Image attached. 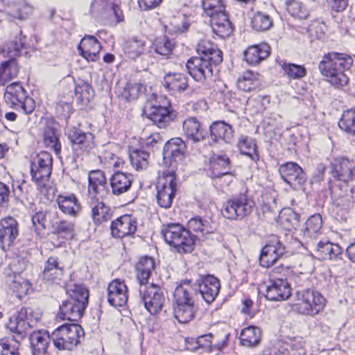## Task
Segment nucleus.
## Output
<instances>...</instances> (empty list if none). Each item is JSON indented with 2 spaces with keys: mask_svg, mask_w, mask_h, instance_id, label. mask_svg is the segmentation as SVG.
Instances as JSON below:
<instances>
[{
  "mask_svg": "<svg viewBox=\"0 0 355 355\" xmlns=\"http://www.w3.org/2000/svg\"><path fill=\"white\" fill-rule=\"evenodd\" d=\"M84 334L80 325L71 322L56 328L51 334V338L58 349L72 351L81 343Z\"/></svg>",
  "mask_w": 355,
  "mask_h": 355,
  "instance_id": "obj_6",
  "label": "nucleus"
},
{
  "mask_svg": "<svg viewBox=\"0 0 355 355\" xmlns=\"http://www.w3.org/2000/svg\"><path fill=\"white\" fill-rule=\"evenodd\" d=\"M285 5L286 10L293 17L306 19L309 16L310 10L300 1L288 0L286 1Z\"/></svg>",
  "mask_w": 355,
  "mask_h": 355,
  "instance_id": "obj_48",
  "label": "nucleus"
},
{
  "mask_svg": "<svg viewBox=\"0 0 355 355\" xmlns=\"http://www.w3.org/2000/svg\"><path fill=\"white\" fill-rule=\"evenodd\" d=\"M4 99L10 107L21 110L26 114L32 113L35 109L34 101L28 97L26 91L19 82L12 83L6 87Z\"/></svg>",
  "mask_w": 355,
  "mask_h": 355,
  "instance_id": "obj_9",
  "label": "nucleus"
},
{
  "mask_svg": "<svg viewBox=\"0 0 355 355\" xmlns=\"http://www.w3.org/2000/svg\"><path fill=\"white\" fill-rule=\"evenodd\" d=\"M77 300L69 299L62 302L60 306L58 316L62 320L73 322L78 321L83 316L86 306L83 302H77Z\"/></svg>",
  "mask_w": 355,
  "mask_h": 355,
  "instance_id": "obj_26",
  "label": "nucleus"
},
{
  "mask_svg": "<svg viewBox=\"0 0 355 355\" xmlns=\"http://www.w3.org/2000/svg\"><path fill=\"white\" fill-rule=\"evenodd\" d=\"M334 204L336 207H340L343 210H348L352 206V196L349 195L339 196L334 200Z\"/></svg>",
  "mask_w": 355,
  "mask_h": 355,
  "instance_id": "obj_64",
  "label": "nucleus"
},
{
  "mask_svg": "<svg viewBox=\"0 0 355 355\" xmlns=\"http://www.w3.org/2000/svg\"><path fill=\"white\" fill-rule=\"evenodd\" d=\"M272 25L270 17L262 12H257L251 20L252 28L257 31H265Z\"/></svg>",
  "mask_w": 355,
  "mask_h": 355,
  "instance_id": "obj_54",
  "label": "nucleus"
},
{
  "mask_svg": "<svg viewBox=\"0 0 355 355\" xmlns=\"http://www.w3.org/2000/svg\"><path fill=\"white\" fill-rule=\"evenodd\" d=\"M261 85L260 76L252 71L243 72L237 80V87L242 91L250 92L255 90Z\"/></svg>",
  "mask_w": 355,
  "mask_h": 355,
  "instance_id": "obj_41",
  "label": "nucleus"
},
{
  "mask_svg": "<svg viewBox=\"0 0 355 355\" xmlns=\"http://www.w3.org/2000/svg\"><path fill=\"white\" fill-rule=\"evenodd\" d=\"M202 8L205 13L211 18V26L213 33L221 38L229 37L233 31V28L225 12V6L223 1H203Z\"/></svg>",
  "mask_w": 355,
  "mask_h": 355,
  "instance_id": "obj_5",
  "label": "nucleus"
},
{
  "mask_svg": "<svg viewBox=\"0 0 355 355\" xmlns=\"http://www.w3.org/2000/svg\"><path fill=\"white\" fill-rule=\"evenodd\" d=\"M155 267V262L153 257L143 256L139 259L136 265L137 279L139 286L148 284L149 277Z\"/></svg>",
  "mask_w": 355,
  "mask_h": 355,
  "instance_id": "obj_36",
  "label": "nucleus"
},
{
  "mask_svg": "<svg viewBox=\"0 0 355 355\" xmlns=\"http://www.w3.org/2000/svg\"><path fill=\"white\" fill-rule=\"evenodd\" d=\"M352 64L353 59L351 56L331 52L324 55L318 68L331 85L340 87L347 84L348 78L345 71L351 68Z\"/></svg>",
  "mask_w": 355,
  "mask_h": 355,
  "instance_id": "obj_3",
  "label": "nucleus"
},
{
  "mask_svg": "<svg viewBox=\"0 0 355 355\" xmlns=\"http://www.w3.org/2000/svg\"><path fill=\"white\" fill-rule=\"evenodd\" d=\"M241 154L250 157L252 160L258 159L257 146L254 139L247 136H242L238 144Z\"/></svg>",
  "mask_w": 355,
  "mask_h": 355,
  "instance_id": "obj_52",
  "label": "nucleus"
},
{
  "mask_svg": "<svg viewBox=\"0 0 355 355\" xmlns=\"http://www.w3.org/2000/svg\"><path fill=\"white\" fill-rule=\"evenodd\" d=\"M279 172L284 181L291 187H300L306 181L303 169L295 162H291L282 164Z\"/></svg>",
  "mask_w": 355,
  "mask_h": 355,
  "instance_id": "obj_19",
  "label": "nucleus"
},
{
  "mask_svg": "<svg viewBox=\"0 0 355 355\" xmlns=\"http://www.w3.org/2000/svg\"><path fill=\"white\" fill-rule=\"evenodd\" d=\"M198 286L191 284V280H184L176 286L173 297L174 315L181 323L191 320L196 311V301L198 299Z\"/></svg>",
  "mask_w": 355,
  "mask_h": 355,
  "instance_id": "obj_2",
  "label": "nucleus"
},
{
  "mask_svg": "<svg viewBox=\"0 0 355 355\" xmlns=\"http://www.w3.org/2000/svg\"><path fill=\"white\" fill-rule=\"evenodd\" d=\"M174 44L166 37L159 38L153 44V49L156 53L168 57L173 49Z\"/></svg>",
  "mask_w": 355,
  "mask_h": 355,
  "instance_id": "obj_56",
  "label": "nucleus"
},
{
  "mask_svg": "<svg viewBox=\"0 0 355 355\" xmlns=\"http://www.w3.org/2000/svg\"><path fill=\"white\" fill-rule=\"evenodd\" d=\"M53 159L50 153L42 151L31 162V173L38 189H46L52 171Z\"/></svg>",
  "mask_w": 355,
  "mask_h": 355,
  "instance_id": "obj_10",
  "label": "nucleus"
},
{
  "mask_svg": "<svg viewBox=\"0 0 355 355\" xmlns=\"http://www.w3.org/2000/svg\"><path fill=\"white\" fill-rule=\"evenodd\" d=\"M165 139L161 135L160 133L154 132L144 139V145L149 150H154L159 146L162 145Z\"/></svg>",
  "mask_w": 355,
  "mask_h": 355,
  "instance_id": "obj_61",
  "label": "nucleus"
},
{
  "mask_svg": "<svg viewBox=\"0 0 355 355\" xmlns=\"http://www.w3.org/2000/svg\"><path fill=\"white\" fill-rule=\"evenodd\" d=\"M295 298L297 302L295 309L303 315H315L325 304L324 297L318 292L307 288L297 289L295 291Z\"/></svg>",
  "mask_w": 355,
  "mask_h": 355,
  "instance_id": "obj_8",
  "label": "nucleus"
},
{
  "mask_svg": "<svg viewBox=\"0 0 355 355\" xmlns=\"http://www.w3.org/2000/svg\"><path fill=\"white\" fill-rule=\"evenodd\" d=\"M33 10L32 7L24 1H20L16 4V8L10 10V15L17 19H24Z\"/></svg>",
  "mask_w": 355,
  "mask_h": 355,
  "instance_id": "obj_59",
  "label": "nucleus"
},
{
  "mask_svg": "<svg viewBox=\"0 0 355 355\" xmlns=\"http://www.w3.org/2000/svg\"><path fill=\"white\" fill-rule=\"evenodd\" d=\"M254 202L246 194L241 193L227 200L223 205V215L230 220H241L249 215Z\"/></svg>",
  "mask_w": 355,
  "mask_h": 355,
  "instance_id": "obj_12",
  "label": "nucleus"
},
{
  "mask_svg": "<svg viewBox=\"0 0 355 355\" xmlns=\"http://www.w3.org/2000/svg\"><path fill=\"white\" fill-rule=\"evenodd\" d=\"M30 340L33 355H49L48 347L52 338L47 331L33 332Z\"/></svg>",
  "mask_w": 355,
  "mask_h": 355,
  "instance_id": "obj_34",
  "label": "nucleus"
},
{
  "mask_svg": "<svg viewBox=\"0 0 355 355\" xmlns=\"http://www.w3.org/2000/svg\"><path fill=\"white\" fill-rule=\"evenodd\" d=\"M69 299L77 300V302H83L87 306L88 304L89 291L82 284H73L67 289Z\"/></svg>",
  "mask_w": 355,
  "mask_h": 355,
  "instance_id": "obj_53",
  "label": "nucleus"
},
{
  "mask_svg": "<svg viewBox=\"0 0 355 355\" xmlns=\"http://www.w3.org/2000/svg\"><path fill=\"white\" fill-rule=\"evenodd\" d=\"M76 232V224L74 222L66 220H60L58 217L51 233L58 238L64 240H70L73 238Z\"/></svg>",
  "mask_w": 355,
  "mask_h": 355,
  "instance_id": "obj_45",
  "label": "nucleus"
},
{
  "mask_svg": "<svg viewBox=\"0 0 355 355\" xmlns=\"http://www.w3.org/2000/svg\"><path fill=\"white\" fill-rule=\"evenodd\" d=\"M44 141L46 146L54 149L55 151L60 150L58 134L55 128L46 126L44 128Z\"/></svg>",
  "mask_w": 355,
  "mask_h": 355,
  "instance_id": "obj_57",
  "label": "nucleus"
},
{
  "mask_svg": "<svg viewBox=\"0 0 355 355\" xmlns=\"http://www.w3.org/2000/svg\"><path fill=\"white\" fill-rule=\"evenodd\" d=\"M182 130L187 139L193 144L199 143L207 137L202 123L194 116H189L183 121Z\"/></svg>",
  "mask_w": 355,
  "mask_h": 355,
  "instance_id": "obj_24",
  "label": "nucleus"
},
{
  "mask_svg": "<svg viewBox=\"0 0 355 355\" xmlns=\"http://www.w3.org/2000/svg\"><path fill=\"white\" fill-rule=\"evenodd\" d=\"M111 3L108 0H93L89 8L90 15L96 20L108 19Z\"/></svg>",
  "mask_w": 355,
  "mask_h": 355,
  "instance_id": "obj_47",
  "label": "nucleus"
},
{
  "mask_svg": "<svg viewBox=\"0 0 355 355\" xmlns=\"http://www.w3.org/2000/svg\"><path fill=\"white\" fill-rule=\"evenodd\" d=\"M18 223L12 217L0 220V245L3 248H9L18 236Z\"/></svg>",
  "mask_w": 355,
  "mask_h": 355,
  "instance_id": "obj_25",
  "label": "nucleus"
},
{
  "mask_svg": "<svg viewBox=\"0 0 355 355\" xmlns=\"http://www.w3.org/2000/svg\"><path fill=\"white\" fill-rule=\"evenodd\" d=\"M211 178H220L224 175H231L228 171L230 168V160L226 155H221L214 157L211 162Z\"/></svg>",
  "mask_w": 355,
  "mask_h": 355,
  "instance_id": "obj_42",
  "label": "nucleus"
},
{
  "mask_svg": "<svg viewBox=\"0 0 355 355\" xmlns=\"http://www.w3.org/2000/svg\"><path fill=\"white\" fill-rule=\"evenodd\" d=\"M112 209L103 202L97 200L96 204L92 207V218L93 222L96 225L110 220L112 217Z\"/></svg>",
  "mask_w": 355,
  "mask_h": 355,
  "instance_id": "obj_46",
  "label": "nucleus"
},
{
  "mask_svg": "<svg viewBox=\"0 0 355 355\" xmlns=\"http://www.w3.org/2000/svg\"><path fill=\"white\" fill-rule=\"evenodd\" d=\"M177 191V177L174 172L164 173L157 185V200L158 205L164 209L171 207Z\"/></svg>",
  "mask_w": 355,
  "mask_h": 355,
  "instance_id": "obj_13",
  "label": "nucleus"
},
{
  "mask_svg": "<svg viewBox=\"0 0 355 355\" xmlns=\"http://www.w3.org/2000/svg\"><path fill=\"white\" fill-rule=\"evenodd\" d=\"M234 133L232 126L224 121H214L209 125L210 137L215 143L220 141L227 144L231 143L234 138Z\"/></svg>",
  "mask_w": 355,
  "mask_h": 355,
  "instance_id": "obj_29",
  "label": "nucleus"
},
{
  "mask_svg": "<svg viewBox=\"0 0 355 355\" xmlns=\"http://www.w3.org/2000/svg\"><path fill=\"white\" fill-rule=\"evenodd\" d=\"M107 301L114 307L126 304L128 299V287L123 281L119 279L112 280L107 286Z\"/></svg>",
  "mask_w": 355,
  "mask_h": 355,
  "instance_id": "obj_22",
  "label": "nucleus"
},
{
  "mask_svg": "<svg viewBox=\"0 0 355 355\" xmlns=\"http://www.w3.org/2000/svg\"><path fill=\"white\" fill-rule=\"evenodd\" d=\"M288 269L280 266L274 268L270 274V281L266 287V297L270 301H281L288 299L291 295V288L286 279L277 275L287 272Z\"/></svg>",
  "mask_w": 355,
  "mask_h": 355,
  "instance_id": "obj_11",
  "label": "nucleus"
},
{
  "mask_svg": "<svg viewBox=\"0 0 355 355\" xmlns=\"http://www.w3.org/2000/svg\"><path fill=\"white\" fill-rule=\"evenodd\" d=\"M167 105H153L144 110V114L159 128L168 126L176 117L175 111L171 109L168 102Z\"/></svg>",
  "mask_w": 355,
  "mask_h": 355,
  "instance_id": "obj_14",
  "label": "nucleus"
},
{
  "mask_svg": "<svg viewBox=\"0 0 355 355\" xmlns=\"http://www.w3.org/2000/svg\"><path fill=\"white\" fill-rule=\"evenodd\" d=\"M13 289L17 293V295L21 297L28 293L31 289V284L27 279L23 278H16L13 281Z\"/></svg>",
  "mask_w": 355,
  "mask_h": 355,
  "instance_id": "obj_60",
  "label": "nucleus"
},
{
  "mask_svg": "<svg viewBox=\"0 0 355 355\" xmlns=\"http://www.w3.org/2000/svg\"><path fill=\"white\" fill-rule=\"evenodd\" d=\"M199 56L191 58L187 62L190 76L197 82L204 83L214 75V68L223 61L222 51L212 42L201 40L197 46Z\"/></svg>",
  "mask_w": 355,
  "mask_h": 355,
  "instance_id": "obj_1",
  "label": "nucleus"
},
{
  "mask_svg": "<svg viewBox=\"0 0 355 355\" xmlns=\"http://www.w3.org/2000/svg\"><path fill=\"white\" fill-rule=\"evenodd\" d=\"M19 67L15 58H10L1 62L0 66V85H5L17 78Z\"/></svg>",
  "mask_w": 355,
  "mask_h": 355,
  "instance_id": "obj_38",
  "label": "nucleus"
},
{
  "mask_svg": "<svg viewBox=\"0 0 355 355\" xmlns=\"http://www.w3.org/2000/svg\"><path fill=\"white\" fill-rule=\"evenodd\" d=\"M285 252L284 247L277 236H272L269 242L262 248L259 256L260 265L269 268L277 262Z\"/></svg>",
  "mask_w": 355,
  "mask_h": 355,
  "instance_id": "obj_16",
  "label": "nucleus"
},
{
  "mask_svg": "<svg viewBox=\"0 0 355 355\" xmlns=\"http://www.w3.org/2000/svg\"><path fill=\"white\" fill-rule=\"evenodd\" d=\"M197 285L198 299L202 298L207 303L212 302L219 293L220 283L214 276L207 275L203 277L202 283Z\"/></svg>",
  "mask_w": 355,
  "mask_h": 355,
  "instance_id": "obj_27",
  "label": "nucleus"
},
{
  "mask_svg": "<svg viewBox=\"0 0 355 355\" xmlns=\"http://www.w3.org/2000/svg\"><path fill=\"white\" fill-rule=\"evenodd\" d=\"M338 125L347 134L355 137V109L345 111L338 121Z\"/></svg>",
  "mask_w": 355,
  "mask_h": 355,
  "instance_id": "obj_49",
  "label": "nucleus"
},
{
  "mask_svg": "<svg viewBox=\"0 0 355 355\" xmlns=\"http://www.w3.org/2000/svg\"><path fill=\"white\" fill-rule=\"evenodd\" d=\"M279 65L283 69L284 74L289 78L298 79L306 75V69L301 65L286 63L285 61H281Z\"/></svg>",
  "mask_w": 355,
  "mask_h": 355,
  "instance_id": "obj_55",
  "label": "nucleus"
},
{
  "mask_svg": "<svg viewBox=\"0 0 355 355\" xmlns=\"http://www.w3.org/2000/svg\"><path fill=\"white\" fill-rule=\"evenodd\" d=\"M56 201L60 209L65 214L76 216L81 209L78 200L73 194L59 195Z\"/></svg>",
  "mask_w": 355,
  "mask_h": 355,
  "instance_id": "obj_43",
  "label": "nucleus"
},
{
  "mask_svg": "<svg viewBox=\"0 0 355 355\" xmlns=\"http://www.w3.org/2000/svg\"><path fill=\"white\" fill-rule=\"evenodd\" d=\"M138 292L140 302L151 315L160 312L166 302V292L154 284L139 286Z\"/></svg>",
  "mask_w": 355,
  "mask_h": 355,
  "instance_id": "obj_7",
  "label": "nucleus"
},
{
  "mask_svg": "<svg viewBox=\"0 0 355 355\" xmlns=\"http://www.w3.org/2000/svg\"><path fill=\"white\" fill-rule=\"evenodd\" d=\"M18 317L19 320L27 323L28 329L41 319L42 313L37 309L24 306L18 311Z\"/></svg>",
  "mask_w": 355,
  "mask_h": 355,
  "instance_id": "obj_50",
  "label": "nucleus"
},
{
  "mask_svg": "<svg viewBox=\"0 0 355 355\" xmlns=\"http://www.w3.org/2000/svg\"><path fill=\"white\" fill-rule=\"evenodd\" d=\"M146 52V42L135 37L127 41L124 46V53L130 59L135 60L139 56H147Z\"/></svg>",
  "mask_w": 355,
  "mask_h": 355,
  "instance_id": "obj_40",
  "label": "nucleus"
},
{
  "mask_svg": "<svg viewBox=\"0 0 355 355\" xmlns=\"http://www.w3.org/2000/svg\"><path fill=\"white\" fill-rule=\"evenodd\" d=\"M58 217L56 211L46 209L36 211L31 216L32 224L35 233L40 236L46 229L51 232Z\"/></svg>",
  "mask_w": 355,
  "mask_h": 355,
  "instance_id": "obj_21",
  "label": "nucleus"
},
{
  "mask_svg": "<svg viewBox=\"0 0 355 355\" xmlns=\"http://www.w3.org/2000/svg\"><path fill=\"white\" fill-rule=\"evenodd\" d=\"M162 235L164 241L180 254L191 252L196 244V236L178 223L163 225Z\"/></svg>",
  "mask_w": 355,
  "mask_h": 355,
  "instance_id": "obj_4",
  "label": "nucleus"
},
{
  "mask_svg": "<svg viewBox=\"0 0 355 355\" xmlns=\"http://www.w3.org/2000/svg\"><path fill=\"white\" fill-rule=\"evenodd\" d=\"M66 135L76 150L89 152L94 147V137L91 132H85L72 127L67 130Z\"/></svg>",
  "mask_w": 355,
  "mask_h": 355,
  "instance_id": "obj_20",
  "label": "nucleus"
},
{
  "mask_svg": "<svg viewBox=\"0 0 355 355\" xmlns=\"http://www.w3.org/2000/svg\"><path fill=\"white\" fill-rule=\"evenodd\" d=\"M64 267L56 257H50L45 263L43 278L46 281L59 280L63 275Z\"/></svg>",
  "mask_w": 355,
  "mask_h": 355,
  "instance_id": "obj_37",
  "label": "nucleus"
},
{
  "mask_svg": "<svg viewBox=\"0 0 355 355\" xmlns=\"http://www.w3.org/2000/svg\"><path fill=\"white\" fill-rule=\"evenodd\" d=\"M311 245L315 246L317 255L322 259L338 260L341 259L343 248L338 244L329 241H315Z\"/></svg>",
  "mask_w": 355,
  "mask_h": 355,
  "instance_id": "obj_30",
  "label": "nucleus"
},
{
  "mask_svg": "<svg viewBox=\"0 0 355 355\" xmlns=\"http://www.w3.org/2000/svg\"><path fill=\"white\" fill-rule=\"evenodd\" d=\"M10 190L8 186L0 182V213L5 211L9 206Z\"/></svg>",
  "mask_w": 355,
  "mask_h": 355,
  "instance_id": "obj_63",
  "label": "nucleus"
},
{
  "mask_svg": "<svg viewBox=\"0 0 355 355\" xmlns=\"http://www.w3.org/2000/svg\"><path fill=\"white\" fill-rule=\"evenodd\" d=\"M102 46L96 37L85 35L78 45L80 55L89 61H96Z\"/></svg>",
  "mask_w": 355,
  "mask_h": 355,
  "instance_id": "obj_32",
  "label": "nucleus"
},
{
  "mask_svg": "<svg viewBox=\"0 0 355 355\" xmlns=\"http://www.w3.org/2000/svg\"><path fill=\"white\" fill-rule=\"evenodd\" d=\"M187 226L189 230L197 233L200 232L202 235L214 233L217 228L216 223L207 219H203L200 216H195L191 218L187 223Z\"/></svg>",
  "mask_w": 355,
  "mask_h": 355,
  "instance_id": "obj_44",
  "label": "nucleus"
},
{
  "mask_svg": "<svg viewBox=\"0 0 355 355\" xmlns=\"http://www.w3.org/2000/svg\"><path fill=\"white\" fill-rule=\"evenodd\" d=\"M186 150L187 146L181 138L176 137L168 140L163 149V159L165 164L175 167L177 163L183 160Z\"/></svg>",
  "mask_w": 355,
  "mask_h": 355,
  "instance_id": "obj_15",
  "label": "nucleus"
},
{
  "mask_svg": "<svg viewBox=\"0 0 355 355\" xmlns=\"http://www.w3.org/2000/svg\"><path fill=\"white\" fill-rule=\"evenodd\" d=\"M324 28L323 23L315 21L309 26L307 32L311 39H320L324 35Z\"/></svg>",
  "mask_w": 355,
  "mask_h": 355,
  "instance_id": "obj_62",
  "label": "nucleus"
},
{
  "mask_svg": "<svg viewBox=\"0 0 355 355\" xmlns=\"http://www.w3.org/2000/svg\"><path fill=\"white\" fill-rule=\"evenodd\" d=\"M110 229L113 237L121 239L136 232L137 220L130 215H123L112 222Z\"/></svg>",
  "mask_w": 355,
  "mask_h": 355,
  "instance_id": "obj_23",
  "label": "nucleus"
},
{
  "mask_svg": "<svg viewBox=\"0 0 355 355\" xmlns=\"http://www.w3.org/2000/svg\"><path fill=\"white\" fill-rule=\"evenodd\" d=\"M322 219L320 214L311 216L305 223V227L301 230L303 239L306 245L315 242L320 234Z\"/></svg>",
  "mask_w": 355,
  "mask_h": 355,
  "instance_id": "obj_31",
  "label": "nucleus"
},
{
  "mask_svg": "<svg viewBox=\"0 0 355 355\" xmlns=\"http://www.w3.org/2000/svg\"><path fill=\"white\" fill-rule=\"evenodd\" d=\"M132 184L131 175L122 172L114 173L110 180L112 193L115 196L128 192L130 189Z\"/></svg>",
  "mask_w": 355,
  "mask_h": 355,
  "instance_id": "obj_35",
  "label": "nucleus"
},
{
  "mask_svg": "<svg viewBox=\"0 0 355 355\" xmlns=\"http://www.w3.org/2000/svg\"><path fill=\"white\" fill-rule=\"evenodd\" d=\"M261 339V331L254 326H249L242 329L239 340L241 345L253 348L258 346Z\"/></svg>",
  "mask_w": 355,
  "mask_h": 355,
  "instance_id": "obj_39",
  "label": "nucleus"
},
{
  "mask_svg": "<svg viewBox=\"0 0 355 355\" xmlns=\"http://www.w3.org/2000/svg\"><path fill=\"white\" fill-rule=\"evenodd\" d=\"M270 50L266 44L250 46L243 53L244 60L250 65H257L268 57Z\"/></svg>",
  "mask_w": 355,
  "mask_h": 355,
  "instance_id": "obj_33",
  "label": "nucleus"
},
{
  "mask_svg": "<svg viewBox=\"0 0 355 355\" xmlns=\"http://www.w3.org/2000/svg\"><path fill=\"white\" fill-rule=\"evenodd\" d=\"M149 157L148 153L140 149L133 150L130 153L131 164L137 171L144 170L148 167Z\"/></svg>",
  "mask_w": 355,
  "mask_h": 355,
  "instance_id": "obj_51",
  "label": "nucleus"
},
{
  "mask_svg": "<svg viewBox=\"0 0 355 355\" xmlns=\"http://www.w3.org/2000/svg\"><path fill=\"white\" fill-rule=\"evenodd\" d=\"M27 323L19 320L18 315L9 318L8 322L6 323V327L11 331L21 337L26 334L27 330Z\"/></svg>",
  "mask_w": 355,
  "mask_h": 355,
  "instance_id": "obj_58",
  "label": "nucleus"
},
{
  "mask_svg": "<svg viewBox=\"0 0 355 355\" xmlns=\"http://www.w3.org/2000/svg\"><path fill=\"white\" fill-rule=\"evenodd\" d=\"M330 173L331 177L336 180L346 184L355 178L354 164L345 158H336L331 163Z\"/></svg>",
  "mask_w": 355,
  "mask_h": 355,
  "instance_id": "obj_18",
  "label": "nucleus"
},
{
  "mask_svg": "<svg viewBox=\"0 0 355 355\" xmlns=\"http://www.w3.org/2000/svg\"><path fill=\"white\" fill-rule=\"evenodd\" d=\"M88 193L96 200L103 199L110 194L105 173L100 170L92 171L88 175Z\"/></svg>",
  "mask_w": 355,
  "mask_h": 355,
  "instance_id": "obj_17",
  "label": "nucleus"
},
{
  "mask_svg": "<svg viewBox=\"0 0 355 355\" xmlns=\"http://www.w3.org/2000/svg\"><path fill=\"white\" fill-rule=\"evenodd\" d=\"M163 87L171 93L175 95L177 93H182L189 87L188 78L181 73H168L162 80Z\"/></svg>",
  "mask_w": 355,
  "mask_h": 355,
  "instance_id": "obj_28",
  "label": "nucleus"
}]
</instances>
